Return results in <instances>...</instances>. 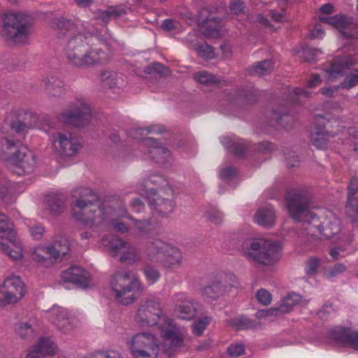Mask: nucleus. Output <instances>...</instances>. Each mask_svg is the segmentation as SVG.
<instances>
[{"label": "nucleus", "mask_w": 358, "mask_h": 358, "mask_svg": "<svg viewBox=\"0 0 358 358\" xmlns=\"http://www.w3.org/2000/svg\"><path fill=\"white\" fill-rule=\"evenodd\" d=\"M227 352L231 357L240 356L244 353L245 347L241 343L232 344L229 346Z\"/></svg>", "instance_id": "09e8293b"}, {"label": "nucleus", "mask_w": 358, "mask_h": 358, "mask_svg": "<svg viewBox=\"0 0 358 358\" xmlns=\"http://www.w3.org/2000/svg\"><path fill=\"white\" fill-rule=\"evenodd\" d=\"M325 119L322 116L316 117L315 122L311 128L310 140L312 143L320 149H324L327 145V142L333 137V134L329 131H326L323 125Z\"/></svg>", "instance_id": "4be33fe9"}, {"label": "nucleus", "mask_w": 358, "mask_h": 358, "mask_svg": "<svg viewBox=\"0 0 358 358\" xmlns=\"http://www.w3.org/2000/svg\"><path fill=\"white\" fill-rule=\"evenodd\" d=\"M230 10L234 14L241 13L243 10V4L240 1H234L231 3Z\"/></svg>", "instance_id": "6e6d98bb"}, {"label": "nucleus", "mask_w": 358, "mask_h": 358, "mask_svg": "<svg viewBox=\"0 0 358 358\" xmlns=\"http://www.w3.org/2000/svg\"><path fill=\"white\" fill-rule=\"evenodd\" d=\"M257 301L262 305H268L272 300L270 292L264 289H261L256 294Z\"/></svg>", "instance_id": "49530a36"}, {"label": "nucleus", "mask_w": 358, "mask_h": 358, "mask_svg": "<svg viewBox=\"0 0 358 358\" xmlns=\"http://www.w3.org/2000/svg\"><path fill=\"white\" fill-rule=\"evenodd\" d=\"M208 10L202 9L198 21L201 24V29L203 34L210 38H218L221 36V22L214 17L206 16Z\"/></svg>", "instance_id": "b1692460"}, {"label": "nucleus", "mask_w": 358, "mask_h": 358, "mask_svg": "<svg viewBox=\"0 0 358 358\" xmlns=\"http://www.w3.org/2000/svg\"><path fill=\"white\" fill-rule=\"evenodd\" d=\"M147 255L150 260L162 261L163 266L169 269L178 268L181 264L180 251L159 239H156L148 243Z\"/></svg>", "instance_id": "1a4fd4ad"}, {"label": "nucleus", "mask_w": 358, "mask_h": 358, "mask_svg": "<svg viewBox=\"0 0 358 358\" xmlns=\"http://www.w3.org/2000/svg\"><path fill=\"white\" fill-rule=\"evenodd\" d=\"M320 84V78L317 75H313L308 82V86L310 88Z\"/></svg>", "instance_id": "0e129e2a"}, {"label": "nucleus", "mask_w": 358, "mask_h": 358, "mask_svg": "<svg viewBox=\"0 0 358 358\" xmlns=\"http://www.w3.org/2000/svg\"><path fill=\"white\" fill-rule=\"evenodd\" d=\"M162 27L164 29H165L166 31H170L175 28V22L172 20H170V19L165 20L163 22Z\"/></svg>", "instance_id": "69168bd1"}, {"label": "nucleus", "mask_w": 358, "mask_h": 358, "mask_svg": "<svg viewBox=\"0 0 358 358\" xmlns=\"http://www.w3.org/2000/svg\"><path fill=\"white\" fill-rule=\"evenodd\" d=\"M329 341L336 347H349L358 350V332L335 327L329 332Z\"/></svg>", "instance_id": "f3484780"}, {"label": "nucleus", "mask_w": 358, "mask_h": 358, "mask_svg": "<svg viewBox=\"0 0 358 358\" xmlns=\"http://www.w3.org/2000/svg\"><path fill=\"white\" fill-rule=\"evenodd\" d=\"M73 197L76 199L72 207V215L76 220L85 227H108L120 233H124L129 228L134 234H148L152 229L147 220H134L128 218L129 222L122 220L125 218L124 210H115L110 207H101L98 196L91 189L80 187L75 189Z\"/></svg>", "instance_id": "f257e3e1"}, {"label": "nucleus", "mask_w": 358, "mask_h": 358, "mask_svg": "<svg viewBox=\"0 0 358 358\" xmlns=\"http://www.w3.org/2000/svg\"><path fill=\"white\" fill-rule=\"evenodd\" d=\"M47 314L48 318L60 331L68 332L72 329L69 311L66 308L54 306Z\"/></svg>", "instance_id": "5701e85b"}, {"label": "nucleus", "mask_w": 358, "mask_h": 358, "mask_svg": "<svg viewBox=\"0 0 358 358\" xmlns=\"http://www.w3.org/2000/svg\"><path fill=\"white\" fill-rule=\"evenodd\" d=\"M99 247L108 251L113 257H118L122 262H134L138 257L134 246L114 235L103 238Z\"/></svg>", "instance_id": "f8f14e48"}, {"label": "nucleus", "mask_w": 358, "mask_h": 358, "mask_svg": "<svg viewBox=\"0 0 358 358\" xmlns=\"http://www.w3.org/2000/svg\"><path fill=\"white\" fill-rule=\"evenodd\" d=\"M57 345L48 338H41L38 343L32 347L26 355V358H43L53 356L57 353Z\"/></svg>", "instance_id": "a878e982"}, {"label": "nucleus", "mask_w": 358, "mask_h": 358, "mask_svg": "<svg viewBox=\"0 0 358 358\" xmlns=\"http://www.w3.org/2000/svg\"><path fill=\"white\" fill-rule=\"evenodd\" d=\"M83 66L103 63L107 60L106 55L99 48H92L87 44V51L83 57Z\"/></svg>", "instance_id": "c756f323"}, {"label": "nucleus", "mask_w": 358, "mask_h": 358, "mask_svg": "<svg viewBox=\"0 0 358 358\" xmlns=\"http://www.w3.org/2000/svg\"><path fill=\"white\" fill-rule=\"evenodd\" d=\"M124 13L125 10L121 6L109 7L106 10H99L97 13V18L106 24L109 20L116 19Z\"/></svg>", "instance_id": "2f4dec72"}, {"label": "nucleus", "mask_w": 358, "mask_h": 358, "mask_svg": "<svg viewBox=\"0 0 358 358\" xmlns=\"http://www.w3.org/2000/svg\"><path fill=\"white\" fill-rule=\"evenodd\" d=\"M176 306L173 315L182 320H191L196 315V308L194 301L188 299L185 294H178L175 296Z\"/></svg>", "instance_id": "aec40b11"}, {"label": "nucleus", "mask_w": 358, "mask_h": 358, "mask_svg": "<svg viewBox=\"0 0 358 358\" xmlns=\"http://www.w3.org/2000/svg\"><path fill=\"white\" fill-rule=\"evenodd\" d=\"M50 212L57 215L60 213L63 210V205L59 201H55L52 204H48Z\"/></svg>", "instance_id": "5fc2aeb1"}, {"label": "nucleus", "mask_w": 358, "mask_h": 358, "mask_svg": "<svg viewBox=\"0 0 358 358\" xmlns=\"http://www.w3.org/2000/svg\"><path fill=\"white\" fill-rule=\"evenodd\" d=\"M320 20L338 29L343 39L358 38V27L350 19L335 15L334 17L320 16Z\"/></svg>", "instance_id": "dca6fc26"}, {"label": "nucleus", "mask_w": 358, "mask_h": 358, "mask_svg": "<svg viewBox=\"0 0 358 358\" xmlns=\"http://www.w3.org/2000/svg\"><path fill=\"white\" fill-rule=\"evenodd\" d=\"M11 127L16 132H17V133H22V132L26 131L31 127L27 126V124H24L23 122H19L17 123H12L11 124Z\"/></svg>", "instance_id": "4d7b16f0"}, {"label": "nucleus", "mask_w": 358, "mask_h": 358, "mask_svg": "<svg viewBox=\"0 0 358 358\" xmlns=\"http://www.w3.org/2000/svg\"><path fill=\"white\" fill-rule=\"evenodd\" d=\"M58 120L66 124L83 127L90 122L91 108L86 101L77 100L58 115Z\"/></svg>", "instance_id": "ddd939ff"}, {"label": "nucleus", "mask_w": 358, "mask_h": 358, "mask_svg": "<svg viewBox=\"0 0 358 358\" xmlns=\"http://www.w3.org/2000/svg\"><path fill=\"white\" fill-rule=\"evenodd\" d=\"M194 49L198 55L204 59H210L215 56L214 49L206 43L199 45Z\"/></svg>", "instance_id": "4c0bfd02"}, {"label": "nucleus", "mask_w": 358, "mask_h": 358, "mask_svg": "<svg viewBox=\"0 0 358 358\" xmlns=\"http://www.w3.org/2000/svg\"><path fill=\"white\" fill-rule=\"evenodd\" d=\"M301 300L299 294L291 293L287 295L282 300L278 308L262 310L257 313V317L259 319H267L271 316H277L280 314L287 313L297 305Z\"/></svg>", "instance_id": "6ab92c4d"}, {"label": "nucleus", "mask_w": 358, "mask_h": 358, "mask_svg": "<svg viewBox=\"0 0 358 358\" xmlns=\"http://www.w3.org/2000/svg\"><path fill=\"white\" fill-rule=\"evenodd\" d=\"M30 34L26 18L21 13H8L3 18L1 35L12 43L20 44L27 41Z\"/></svg>", "instance_id": "6e6552de"}, {"label": "nucleus", "mask_w": 358, "mask_h": 358, "mask_svg": "<svg viewBox=\"0 0 358 358\" xmlns=\"http://www.w3.org/2000/svg\"><path fill=\"white\" fill-rule=\"evenodd\" d=\"M29 231L31 236L34 239H40L45 232L43 227L40 224H36L33 227H30Z\"/></svg>", "instance_id": "3c124183"}, {"label": "nucleus", "mask_w": 358, "mask_h": 358, "mask_svg": "<svg viewBox=\"0 0 358 358\" xmlns=\"http://www.w3.org/2000/svg\"><path fill=\"white\" fill-rule=\"evenodd\" d=\"M348 134L350 136V138L346 140V144L352 145V141L356 139L358 136V131L355 127H350L348 129Z\"/></svg>", "instance_id": "13d9d810"}, {"label": "nucleus", "mask_w": 358, "mask_h": 358, "mask_svg": "<svg viewBox=\"0 0 358 358\" xmlns=\"http://www.w3.org/2000/svg\"><path fill=\"white\" fill-rule=\"evenodd\" d=\"M324 36V29L320 24H317L309 33V37L313 39L322 38Z\"/></svg>", "instance_id": "8fccbe9b"}, {"label": "nucleus", "mask_w": 358, "mask_h": 358, "mask_svg": "<svg viewBox=\"0 0 358 358\" xmlns=\"http://www.w3.org/2000/svg\"><path fill=\"white\" fill-rule=\"evenodd\" d=\"M136 322L141 327L158 326L164 342L169 343L171 348H164V352L171 356L174 348L180 346L186 334L184 328L177 327L172 320L162 315L159 301L147 300L140 305L136 315Z\"/></svg>", "instance_id": "7ed1b4c3"}, {"label": "nucleus", "mask_w": 358, "mask_h": 358, "mask_svg": "<svg viewBox=\"0 0 358 358\" xmlns=\"http://www.w3.org/2000/svg\"><path fill=\"white\" fill-rule=\"evenodd\" d=\"M62 280L76 284L83 289L90 287L91 280L89 273L78 266H72L64 271L62 273Z\"/></svg>", "instance_id": "412c9836"}, {"label": "nucleus", "mask_w": 358, "mask_h": 358, "mask_svg": "<svg viewBox=\"0 0 358 358\" xmlns=\"http://www.w3.org/2000/svg\"><path fill=\"white\" fill-rule=\"evenodd\" d=\"M236 174V170L234 167L229 166L220 170V177L222 180L229 179Z\"/></svg>", "instance_id": "603ef678"}, {"label": "nucleus", "mask_w": 358, "mask_h": 358, "mask_svg": "<svg viewBox=\"0 0 358 358\" xmlns=\"http://www.w3.org/2000/svg\"><path fill=\"white\" fill-rule=\"evenodd\" d=\"M65 250L64 248L59 252H56L48 246L40 244L31 250V257L33 261L41 264L43 266H50L55 263L54 256L57 253H64Z\"/></svg>", "instance_id": "393cba45"}, {"label": "nucleus", "mask_w": 358, "mask_h": 358, "mask_svg": "<svg viewBox=\"0 0 358 358\" xmlns=\"http://www.w3.org/2000/svg\"><path fill=\"white\" fill-rule=\"evenodd\" d=\"M222 144L228 149H231L236 155L243 154L244 148L242 144L235 142V140L230 136H223L221 138Z\"/></svg>", "instance_id": "c9c22d12"}, {"label": "nucleus", "mask_w": 358, "mask_h": 358, "mask_svg": "<svg viewBox=\"0 0 358 358\" xmlns=\"http://www.w3.org/2000/svg\"><path fill=\"white\" fill-rule=\"evenodd\" d=\"M286 206L292 219L312 224L325 238H331L341 231L340 221L335 214L328 209L310 208L306 196L301 190L287 194Z\"/></svg>", "instance_id": "f03ea898"}, {"label": "nucleus", "mask_w": 358, "mask_h": 358, "mask_svg": "<svg viewBox=\"0 0 358 358\" xmlns=\"http://www.w3.org/2000/svg\"><path fill=\"white\" fill-rule=\"evenodd\" d=\"M241 252L248 259L264 266H273L282 256L281 245L265 238H253L242 243Z\"/></svg>", "instance_id": "423d86ee"}, {"label": "nucleus", "mask_w": 358, "mask_h": 358, "mask_svg": "<svg viewBox=\"0 0 358 358\" xmlns=\"http://www.w3.org/2000/svg\"><path fill=\"white\" fill-rule=\"evenodd\" d=\"M81 148L79 141L69 132H57L53 136V152L62 157H73Z\"/></svg>", "instance_id": "2eb2a0df"}, {"label": "nucleus", "mask_w": 358, "mask_h": 358, "mask_svg": "<svg viewBox=\"0 0 358 358\" xmlns=\"http://www.w3.org/2000/svg\"><path fill=\"white\" fill-rule=\"evenodd\" d=\"M48 86L50 87H63V83L61 80L57 78H51L50 80L48 81Z\"/></svg>", "instance_id": "680f3d73"}, {"label": "nucleus", "mask_w": 358, "mask_h": 358, "mask_svg": "<svg viewBox=\"0 0 358 358\" xmlns=\"http://www.w3.org/2000/svg\"><path fill=\"white\" fill-rule=\"evenodd\" d=\"M131 208L136 212H141L143 209L144 206L139 199H135L131 203Z\"/></svg>", "instance_id": "e2e57ef3"}, {"label": "nucleus", "mask_w": 358, "mask_h": 358, "mask_svg": "<svg viewBox=\"0 0 358 358\" xmlns=\"http://www.w3.org/2000/svg\"><path fill=\"white\" fill-rule=\"evenodd\" d=\"M143 131V129H132L129 131V135L135 139H140Z\"/></svg>", "instance_id": "338daca9"}, {"label": "nucleus", "mask_w": 358, "mask_h": 358, "mask_svg": "<svg viewBox=\"0 0 358 358\" xmlns=\"http://www.w3.org/2000/svg\"><path fill=\"white\" fill-rule=\"evenodd\" d=\"M150 184L159 185L160 186V192H163L165 190V186L168 185V182L162 176H152L148 180L145 182L146 196L149 201V204L152 210H156L157 213L162 215H167L170 214L174 207L173 202L171 200L157 196L156 191L150 187Z\"/></svg>", "instance_id": "9b49d317"}, {"label": "nucleus", "mask_w": 358, "mask_h": 358, "mask_svg": "<svg viewBox=\"0 0 358 358\" xmlns=\"http://www.w3.org/2000/svg\"><path fill=\"white\" fill-rule=\"evenodd\" d=\"M101 79L103 80H107L109 79L115 80V85H118L120 83L119 80L117 78V75L115 73L112 72H106L101 74Z\"/></svg>", "instance_id": "052dcab7"}, {"label": "nucleus", "mask_w": 358, "mask_h": 358, "mask_svg": "<svg viewBox=\"0 0 358 358\" xmlns=\"http://www.w3.org/2000/svg\"><path fill=\"white\" fill-rule=\"evenodd\" d=\"M85 358H122L121 355L115 350L97 351Z\"/></svg>", "instance_id": "c03bdc74"}, {"label": "nucleus", "mask_w": 358, "mask_h": 358, "mask_svg": "<svg viewBox=\"0 0 358 358\" xmlns=\"http://www.w3.org/2000/svg\"><path fill=\"white\" fill-rule=\"evenodd\" d=\"M140 283L128 271H118L112 277L111 290L117 301L123 305L132 303L135 297L130 294L135 289H138Z\"/></svg>", "instance_id": "0eeeda50"}, {"label": "nucleus", "mask_w": 358, "mask_h": 358, "mask_svg": "<svg viewBox=\"0 0 358 358\" xmlns=\"http://www.w3.org/2000/svg\"><path fill=\"white\" fill-rule=\"evenodd\" d=\"M0 147L1 153L8 162L9 169L13 173L22 176L33 172L36 164V157L20 141L2 138Z\"/></svg>", "instance_id": "39448f33"}, {"label": "nucleus", "mask_w": 358, "mask_h": 358, "mask_svg": "<svg viewBox=\"0 0 358 358\" xmlns=\"http://www.w3.org/2000/svg\"><path fill=\"white\" fill-rule=\"evenodd\" d=\"M25 294V288L20 277L10 275L0 285V306L15 303Z\"/></svg>", "instance_id": "4468645a"}, {"label": "nucleus", "mask_w": 358, "mask_h": 358, "mask_svg": "<svg viewBox=\"0 0 358 358\" xmlns=\"http://www.w3.org/2000/svg\"><path fill=\"white\" fill-rule=\"evenodd\" d=\"M0 247L14 260L20 259L22 257V246L16 234H14V237H8L0 241Z\"/></svg>", "instance_id": "bb28decb"}, {"label": "nucleus", "mask_w": 358, "mask_h": 358, "mask_svg": "<svg viewBox=\"0 0 358 358\" xmlns=\"http://www.w3.org/2000/svg\"><path fill=\"white\" fill-rule=\"evenodd\" d=\"M236 324L238 329H247L250 327V321L245 317H239Z\"/></svg>", "instance_id": "bf43d9fd"}, {"label": "nucleus", "mask_w": 358, "mask_h": 358, "mask_svg": "<svg viewBox=\"0 0 358 358\" xmlns=\"http://www.w3.org/2000/svg\"><path fill=\"white\" fill-rule=\"evenodd\" d=\"M145 143L150 147L149 153L157 163L164 164L171 157L170 152L165 148L158 145L152 138L145 139Z\"/></svg>", "instance_id": "cd10ccee"}, {"label": "nucleus", "mask_w": 358, "mask_h": 358, "mask_svg": "<svg viewBox=\"0 0 358 358\" xmlns=\"http://www.w3.org/2000/svg\"><path fill=\"white\" fill-rule=\"evenodd\" d=\"M159 348L157 338L149 332L137 333L129 341V348L134 358H157Z\"/></svg>", "instance_id": "9d476101"}, {"label": "nucleus", "mask_w": 358, "mask_h": 358, "mask_svg": "<svg viewBox=\"0 0 358 358\" xmlns=\"http://www.w3.org/2000/svg\"><path fill=\"white\" fill-rule=\"evenodd\" d=\"M15 232L13 229V224L8 217L0 213V241L8 237H14Z\"/></svg>", "instance_id": "f704fd0d"}, {"label": "nucleus", "mask_w": 358, "mask_h": 358, "mask_svg": "<svg viewBox=\"0 0 358 358\" xmlns=\"http://www.w3.org/2000/svg\"><path fill=\"white\" fill-rule=\"evenodd\" d=\"M320 264V259L316 257L310 258L306 262V271L309 275H313L317 273Z\"/></svg>", "instance_id": "de8ad7c7"}, {"label": "nucleus", "mask_w": 358, "mask_h": 358, "mask_svg": "<svg viewBox=\"0 0 358 358\" xmlns=\"http://www.w3.org/2000/svg\"><path fill=\"white\" fill-rule=\"evenodd\" d=\"M49 248H52L55 251L59 252V250L65 248L66 251L64 253H57L56 255L54 256V261L58 259L60 257L65 256L67 255L70 250V245L68 239L64 236H58L55 238L53 243L52 245H48Z\"/></svg>", "instance_id": "473e14b6"}, {"label": "nucleus", "mask_w": 358, "mask_h": 358, "mask_svg": "<svg viewBox=\"0 0 358 358\" xmlns=\"http://www.w3.org/2000/svg\"><path fill=\"white\" fill-rule=\"evenodd\" d=\"M220 289V283L213 282L212 285L206 286L201 289V295L206 298L215 299L217 297Z\"/></svg>", "instance_id": "ea45409f"}, {"label": "nucleus", "mask_w": 358, "mask_h": 358, "mask_svg": "<svg viewBox=\"0 0 358 358\" xmlns=\"http://www.w3.org/2000/svg\"><path fill=\"white\" fill-rule=\"evenodd\" d=\"M275 220L274 210L271 206L259 209L254 217V222L255 223L265 227L273 226Z\"/></svg>", "instance_id": "7c9ffc66"}, {"label": "nucleus", "mask_w": 358, "mask_h": 358, "mask_svg": "<svg viewBox=\"0 0 358 358\" xmlns=\"http://www.w3.org/2000/svg\"><path fill=\"white\" fill-rule=\"evenodd\" d=\"M194 78L196 81L205 85L217 83L220 82L215 76L208 73L207 71H201L196 73L194 74Z\"/></svg>", "instance_id": "58836bf2"}, {"label": "nucleus", "mask_w": 358, "mask_h": 358, "mask_svg": "<svg viewBox=\"0 0 358 358\" xmlns=\"http://www.w3.org/2000/svg\"><path fill=\"white\" fill-rule=\"evenodd\" d=\"M79 24V21L61 19L57 26L64 57L71 65L82 67L89 41L86 36L77 34Z\"/></svg>", "instance_id": "20e7f679"}, {"label": "nucleus", "mask_w": 358, "mask_h": 358, "mask_svg": "<svg viewBox=\"0 0 358 358\" xmlns=\"http://www.w3.org/2000/svg\"><path fill=\"white\" fill-rule=\"evenodd\" d=\"M320 10L323 14H331L333 12V6L330 3H326L320 8Z\"/></svg>", "instance_id": "774afa93"}, {"label": "nucleus", "mask_w": 358, "mask_h": 358, "mask_svg": "<svg viewBox=\"0 0 358 358\" xmlns=\"http://www.w3.org/2000/svg\"><path fill=\"white\" fill-rule=\"evenodd\" d=\"M272 69L273 65L271 62L269 60H265L258 63L253 68V73L259 76H264L271 72Z\"/></svg>", "instance_id": "a19ab883"}, {"label": "nucleus", "mask_w": 358, "mask_h": 358, "mask_svg": "<svg viewBox=\"0 0 358 358\" xmlns=\"http://www.w3.org/2000/svg\"><path fill=\"white\" fill-rule=\"evenodd\" d=\"M34 320H29L25 322L17 323L15 326V333L22 338L30 337L34 334Z\"/></svg>", "instance_id": "72a5a7b5"}, {"label": "nucleus", "mask_w": 358, "mask_h": 358, "mask_svg": "<svg viewBox=\"0 0 358 358\" xmlns=\"http://www.w3.org/2000/svg\"><path fill=\"white\" fill-rule=\"evenodd\" d=\"M210 322V318L208 317H204L201 319H199L193 324V333L196 336H201L203 331L206 329V327L209 324Z\"/></svg>", "instance_id": "79ce46f5"}, {"label": "nucleus", "mask_w": 358, "mask_h": 358, "mask_svg": "<svg viewBox=\"0 0 358 358\" xmlns=\"http://www.w3.org/2000/svg\"><path fill=\"white\" fill-rule=\"evenodd\" d=\"M357 85H358V70H355L347 75L341 86H337L334 90H337L338 87L350 89Z\"/></svg>", "instance_id": "e433bc0d"}, {"label": "nucleus", "mask_w": 358, "mask_h": 358, "mask_svg": "<svg viewBox=\"0 0 358 358\" xmlns=\"http://www.w3.org/2000/svg\"><path fill=\"white\" fill-rule=\"evenodd\" d=\"M352 55L348 54L343 56H336L330 66L325 69V76L328 80H334L347 73L355 61L352 59Z\"/></svg>", "instance_id": "a211bd4d"}, {"label": "nucleus", "mask_w": 358, "mask_h": 358, "mask_svg": "<svg viewBox=\"0 0 358 358\" xmlns=\"http://www.w3.org/2000/svg\"><path fill=\"white\" fill-rule=\"evenodd\" d=\"M347 207L349 211L358 215V178L353 177L348 187Z\"/></svg>", "instance_id": "c85d7f7f"}, {"label": "nucleus", "mask_w": 358, "mask_h": 358, "mask_svg": "<svg viewBox=\"0 0 358 358\" xmlns=\"http://www.w3.org/2000/svg\"><path fill=\"white\" fill-rule=\"evenodd\" d=\"M294 54L299 55L301 58L305 60L311 62L315 59V56H317L318 53H321L317 50L310 49L308 48H303L301 50H294Z\"/></svg>", "instance_id": "37998d69"}, {"label": "nucleus", "mask_w": 358, "mask_h": 358, "mask_svg": "<svg viewBox=\"0 0 358 358\" xmlns=\"http://www.w3.org/2000/svg\"><path fill=\"white\" fill-rule=\"evenodd\" d=\"M144 274L148 282L150 285L156 282L160 276L159 272L157 269L149 266L145 267Z\"/></svg>", "instance_id": "a18cd8bd"}, {"label": "nucleus", "mask_w": 358, "mask_h": 358, "mask_svg": "<svg viewBox=\"0 0 358 358\" xmlns=\"http://www.w3.org/2000/svg\"><path fill=\"white\" fill-rule=\"evenodd\" d=\"M346 269V267L345 265L342 264H338L334 267H333L331 270L328 271L327 275L329 277H333L338 274L342 273L344 272Z\"/></svg>", "instance_id": "864d4df0"}]
</instances>
